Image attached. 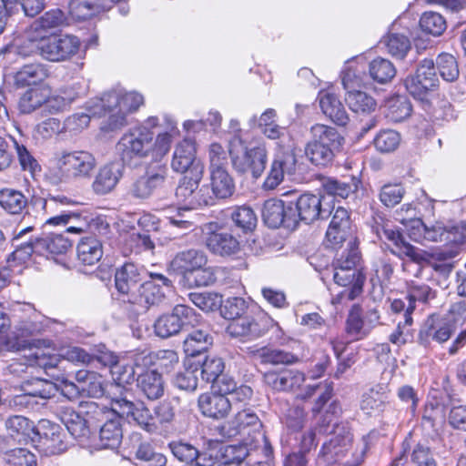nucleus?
<instances>
[{"label": "nucleus", "mask_w": 466, "mask_h": 466, "mask_svg": "<svg viewBox=\"0 0 466 466\" xmlns=\"http://www.w3.org/2000/svg\"><path fill=\"white\" fill-rule=\"evenodd\" d=\"M169 270L180 275L187 288L206 287L216 281L214 269L208 266L206 253L198 248L177 252L169 263Z\"/></svg>", "instance_id": "f257e3e1"}, {"label": "nucleus", "mask_w": 466, "mask_h": 466, "mask_svg": "<svg viewBox=\"0 0 466 466\" xmlns=\"http://www.w3.org/2000/svg\"><path fill=\"white\" fill-rule=\"evenodd\" d=\"M144 103L142 95L137 92L110 91L97 98L99 108L108 116L101 124V130L112 132L127 125V116L137 111Z\"/></svg>", "instance_id": "f03ea898"}, {"label": "nucleus", "mask_w": 466, "mask_h": 466, "mask_svg": "<svg viewBox=\"0 0 466 466\" xmlns=\"http://www.w3.org/2000/svg\"><path fill=\"white\" fill-rule=\"evenodd\" d=\"M228 153L232 167L238 174L250 175L255 179L263 174L268 162V152L263 144L248 147L242 138L235 136L229 143Z\"/></svg>", "instance_id": "7ed1b4c3"}, {"label": "nucleus", "mask_w": 466, "mask_h": 466, "mask_svg": "<svg viewBox=\"0 0 466 466\" xmlns=\"http://www.w3.org/2000/svg\"><path fill=\"white\" fill-rule=\"evenodd\" d=\"M360 261L358 248H343L333 262V279L339 286L348 288L341 294L355 299L363 289L365 276L356 268Z\"/></svg>", "instance_id": "20e7f679"}, {"label": "nucleus", "mask_w": 466, "mask_h": 466, "mask_svg": "<svg viewBox=\"0 0 466 466\" xmlns=\"http://www.w3.org/2000/svg\"><path fill=\"white\" fill-rule=\"evenodd\" d=\"M114 396L111 400V409L119 417L132 419L137 425L147 432H156L153 414L142 401H134L132 391L120 385L112 387Z\"/></svg>", "instance_id": "39448f33"}, {"label": "nucleus", "mask_w": 466, "mask_h": 466, "mask_svg": "<svg viewBox=\"0 0 466 466\" xmlns=\"http://www.w3.org/2000/svg\"><path fill=\"white\" fill-rule=\"evenodd\" d=\"M154 133L146 127L131 128L125 133L116 144L121 160L131 163L134 159L151 157Z\"/></svg>", "instance_id": "423d86ee"}, {"label": "nucleus", "mask_w": 466, "mask_h": 466, "mask_svg": "<svg viewBox=\"0 0 466 466\" xmlns=\"http://www.w3.org/2000/svg\"><path fill=\"white\" fill-rule=\"evenodd\" d=\"M97 165L96 157L87 150L62 151L56 156V167L69 180L89 178Z\"/></svg>", "instance_id": "0eeeda50"}, {"label": "nucleus", "mask_w": 466, "mask_h": 466, "mask_svg": "<svg viewBox=\"0 0 466 466\" xmlns=\"http://www.w3.org/2000/svg\"><path fill=\"white\" fill-rule=\"evenodd\" d=\"M329 215L331 221L326 232L329 247L335 250L358 248L348 209L339 206L329 210Z\"/></svg>", "instance_id": "6e6552de"}, {"label": "nucleus", "mask_w": 466, "mask_h": 466, "mask_svg": "<svg viewBox=\"0 0 466 466\" xmlns=\"http://www.w3.org/2000/svg\"><path fill=\"white\" fill-rule=\"evenodd\" d=\"M39 55L50 62H62L75 56L80 47V41L70 35H50L35 43Z\"/></svg>", "instance_id": "1a4fd4ad"}, {"label": "nucleus", "mask_w": 466, "mask_h": 466, "mask_svg": "<svg viewBox=\"0 0 466 466\" xmlns=\"http://www.w3.org/2000/svg\"><path fill=\"white\" fill-rule=\"evenodd\" d=\"M195 177H182L176 188V198L189 208L213 205L215 197L208 185L199 187L203 174L195 171Z\"/></svg>", "instance_id": "9d476101"}, {"label": "nucleus", "mask_w": 466, "mask_h": 466, "mask_svg": "<svg viewBox=\"0 0 466 466\" xmlns=\"http://www.w3.org/2000/svg\"><path fill=\"white\" fill-rule=\"evenodd\" d=\"M199 321L196 311L186 305H177L171 314L160 316L154 324L157 337L167 339L177 334L183 329L194 327Z\"/></svg>", "instance_id": "9b49d317"}, {"label": "nucleus", "mask_w": 466, "mask_h": 466, "mask_svg": "<svg viewBox=\"0 0 466 466\" xmlns=\"http://www.w3.org/2000/svg\"><path fill=\"white\" fill-rule=\"evenodd\" d=\"M372 230L380 239L393 243L399 249L400 256H406L417 263L426 261L427 253L406 242L391 221L382 217L375 218Z\"/></svg>", "instance_id": "f8f14e48"}, {"label": "nucleus", "mask_w": 466, "mask_h": 466, "mask_svg": "<svg viewBox=\"0 0 466 466\" xmlns=\"http://www.w3.org/2000/svg\"><path fill=\"white\" fill-rule=\"evenodd\" d=\"M151 280L145 281L138 289L137 294H131L129 301L137 304L142 310L161 303L166 290H170L172 281L160 273H150Z\"/></svg>", "instance_id": "ddd939ff"}, {"label": "nucleus", "mask_w": 466, "mask_h": 466, "mask_svg": "<svg viewBox=\"0 0 466 466\" xmlns=\"http://www.w3.org/2000/svg\"><path fill=\"white\" fill-rule=\"evenodd\" d=\"M271 326L272 319L267 316L245 315L230 321L227 327V332L242 341H250L264 336Z\"/></svg>", "instance_id": "4468645a"}, {"label": "nucleus", "mask_w": 466, "mask_h": 466, "mask_svg": "<svg viewBox=\"0 0 466 466\" xmlns=\"http://www.w3.org/2000/svg\"><path fill=\"white\" fill-rule=\"evenodd\" d=\"M195 142L184 139L174 150L171 167L174 171L184 174L183 177H195V171L204 174V165L196 156Z\"/></svg>", "instance_id": "2eb2a0df"}, {"label": "nucleus", "mask_w": 466, "mask_h": 466, "mask_svg": "<svg viewBox=\"0 0 466 466\" xmlns=\"http://www.w3.org/2000/svg\"><path fill=\"white\" fill-rule=\"evenodd\" d=\"M262 218L269 228H278L283 226L289 229L296 228V216L292 209V202L270 198L265 201Z\"/></svg>", "instance_id": "dca6fc26"}, {"label": "nucleus", "mask_w": 466, "mask_h": 466, "mask_svg": "<svg viewBox=\"0 0 466 466\" xmlns=\"http://www.w3.org/2000/svg\"><path fill=\"white\" fill-rule=\"evenodd\" d=\"M434 62L432 59H424L419 65L414 76L405 80L407 90L415 97L421 98L429 90L437 86Z\"/></svg>", "instance_id": "f3484780"}, {"label": "nucleus", "mask_w": 466, "mask_h": 466, "mask_svg": "<svg viewBox=\"0 0 466 466\" xmlns=\"http://www.w3.org/2000/svg\"><path fill=\"white\" fill-rule=\"evenodd\" d=\"M292 209L296 216V227L299 222L312 223L319 218L329 217V209L324 208L323 198L314 194H303L295 203Z\"/></svg>", "instance_id": "a211bd4d"}, {"label": "nucleus", "mask_w": 466, "mask_h": 466, "mask_svg": "<svg viewBox=\"0 0 466 466\" xmlns=\"http://www.w3.org/2000/svg\"><path fill=\"white\" fill-rule=\"evenodd\" d=\"M328 433L333 437L328 443H324L321 449V455L327 461H331L335 456H338L351 446L353 436L350 427L346 423H336Z\"/></svg>", "instance_id": "6ab92c4d"}, {"label": "nucleus", "mask_w": 466, "mask_h": 466, "mask_svg": "<svg viewBox=\"0 0 466 466\" xmlns=\"http://www.w3.org/2000/svg\"><path fill=\"white\" fill-rule=\"evenodd\" d=\"M123 176V165L119 162H111L102 166L94 177L91 187L98 196H104L118 184Z\"/></svg>", "instance_id": "aec40b11"}, {"label": "nucleus", "mask_w": 466, "mask_h": 466, "mask_svg": "<svg viewBox=\"0 0 466 466\" xmlns=\"http://www.w3.org/2000/svg\"><path fill=\"white\" fill-rule=\"evenodd\" d=\"M56 416L75 439L84 441L89 438L90 429L87 420L72 407L60 406L56 410Z\"/></svg>", "instance_id": "412c9836"}, {"label": "nucleus", "mask_w": 466, "mask_h": 466, "mask_svg": "<svg viewBox=\"0 0 466 466\" xmlns=\"http://www.w3.org/2000/svg\"><path fill=\"white\" fill-rule=\"evenodd\" d=\"M296 157L290 153L278 155L271 163L269 172L263 183L266 190L275 189L284 178V174H292L296 169Z\"/></svg>", "instance_id": "4be33fe9"}, {"label": "nucleus", "mask_w": 466, "mask_h": 466, "mask_svg": "<svg viewBox=\"0 0 466 466\" xmlns=\"http://www.w3.org/2000/svg\"><path fill=\"white\" fill-rule=\"evenodd\" d=\"M167 174L166 167H159L157 172H147L132 183L129 189L130 195L137 199L149 198L156 188L164 184Z\"/></svg>", "instance_id": "5701e85b"}, {"label": "nucleus", "mask_w": 466, "mask_h": 466, "mask_svg": "<svg viewBox=\"0 0 466 466\" xmlns=\"http://www.w3.org/2000/svg\"><path fill=\"white\" fill-rule=\"evenodd\" d=\"M319 106L322 113L339 126H346L350 120L349 115L339 97L331 92L319 94Z\"/></svg>", "instance_id": "b1692460"}, {"label": "nucleus", "mask_w": 466, "mask_h": 466, "mask_svg": "<svg viewBox=\"0 0 466 466\" xmlns=\"http://www.w3.org/2000/svg\"><path fill=\"white\" fill-rule=\"evenodd\" d=\"M206 246L210 252L221 257L237 254L240 250L238 240L228 232H211L206 238Z\"/></svg>", "instance_id": "393cba45"}, {"label": "nucleus", "mask_w": 466, "mask_h": 466, "mask_svg": "<svg viewBox=\"0 0 466 466\" xmlns=\"http://www.w3.org/2000/svg\"><path fill=\"white\" fill-rule=\"evenodd\" d=\"M198 407L201 412L213 419H222L230 410V403L227 396L218 393H206L198 398Z\"/></svg>", "instance_id": "a878e982"}, {"label": "nucleus", "mask_w": 466, "mask_h": 466, "mask_svg": "<svg viewBox=\"0 0 466 466\" xmlns=\"http://www.w3.org/2000/svg\"><path fill=\"white\" fill-rule=\"evenodd\" d=\"M49 76L46 65L41 63L27 64L23 66L15 75V83L17 86H41Z\"/></svg>", "instance_id": "bb28decb"}, {"label": "nucleus", "mask_w": 466, "mask_h": 466, "mask_svg": "<svg viewBox=\"0 0 466 466\" xmlns=\"http://www.w3.org/2000/svg\"><path fill=\"white\" fill-rule=\"evenodd\" d=\"M137 387L150 400H156L164 395L165 382L157 370H146L137 377Z\"/></svg>", "instance_id": "cd10ccee"}, {"label": "nucleus", "mask_w": 466, "mask_h": 466, "mask_svg": "<svg viewBox=\"0 0 466 466\" xmlns=\"http://www.w3.org/2000/svg\"><path fill=\"white\" fill-rule=\"evenodd\" d=\"M249 353L263 364L291 365L299 361V357L292 352L278 348L262 347L255 350L249 349Z\"/></svg>", "instance_id": "c85d7f7f"}, {"label": "nucleus", "mask_w": 466, "mask_h": 466, "mask_svg": "<svg viewBox=\"0 0 466 466\" xmlns=\"http://www.w3.org/2000/svg\"><path fill=\"white\" fill-rule=\"evenodd\" d=\"M48 93L49 87L47 86L29 87L19 98V111L22 114H31L43 107L45 101L48 98Z\"/></svg>", "instance_id": "c756f323"}, {"label": "nucleus", "mask_w": 466, "mask_h": 466, "mask_svg": "<svg viewBox=\"0 0 466 466\" xmlns=\"http://www.w3.org/2000/svg\"><path fill=\"white\" fill-rule=\"evenodd\" d=\"M141 280V269L134 263H125L115 274L116 289L122 294H129Z\"/></svg>", "instance_id": "7c9ffc66"}, {"label": "nucleus", "mask_w": 466, "mask_h": 466, "mask_svg": "<svg viewBox=\"0 0 466 466\" xmlns=\"http://www.w3.org/2000/svg\"><path fill=\"white\" fill-rule=\"evenodd\" d=\"M123 439V430L119 417L107 420L100 428L99 448L116 449Z\"/></svg>", "instance_id": "2f4dec72"}, {"label": "nucleus", "mask_w": 466, "mask_h": 466, "mask_svg": "<svg viewBox=\"0 0 466 466\" xmlns=\"http://www.w3.org/2000/svg\"><path fill=\"white\" fill-rule=\"evenodd\" d=\"M38 240L39 244L36 246L38 254L46 258L66 254L72 246L70 240L61 234L38 237Z\"/></svg>", "instance_id": "473e14b6"}, {"label": "nucleus", "mask_w": 466, "mask_h": 466, "mask_svg": "<svg viewBox=\"0 0 466 466\" xmlns=\"http://www.w3.org/2000/svg\"><path fill=\"white\" fill-rule=\"evenodd\" d=\"M388 400L387 387L378 384L362 395L360 409L366 414H372L383 410Z\"/></svg>", "instance_id": "72a5a7b5"}, {"label": "nucleus", "mask_w": 466, "mask_h": 466, "mask_svg": "<svg viewBox=\"0 0 466 466\" xmlns=\"http://www.w3.org/2000/svg\"><path fill=\"white\" fill-rule=\"evenodd\" d=\"M385 116L392 122H401L412 112V106L406 96L395 95L386 99Z\"/></svg>", "instance_id": "f704fd0d"}, {"label": "nucleus", "mask_w": 466, "mask_h": 466, "mask_svg": "<svg viewBox=\"0 0 466 466\" xmlns=\"http://www.w3.org/2000/svg\"><path fill=\"white\" fill-rule=\"evenodd\" d=\"M311 139L329 147L331 150L339 152L344 138L338 130L330 126L315 124L310 127Z\"/></svg>", "instance_id": "c9c22d12"}, {"label": "nucleus", "mask_w": 466, "mask_h": 466, "mask_svg": "<svg viewBox=\"0 0 466 466\" xmlns=\"http://www.w3.org/2000/svg\"><path fill=\"white\" fill-rule=\"evenodd\" d=\"M454 330V327L449 322L435 321L434 319H429L420 329L419 338L422 342H426L424 338H431L438 343H444L450 339Z\"/></svg>", "instance_id": "e433bc0d"}, {"label": "nucleus", "mask_w": 466, "mask_h": 466, "mask_svg": "<svg viewBox=\"0 0 466 466\" xmlns=\"http://www.w3.org/2000/svg\"><path fill=\"white\" fill-rule=\"evenodd\" d=\"M211 192L215 198H226L235 190V183L227 168L210 170Z\"/></svg>", "instance_id": "4c0bfd02"}, {"label": "nucleus", "mask_w": 466, "mask_h": 466, "mask_svg": "<svg viewBox=\"0 0 466 466\" xmlns=\"http://www.w3.org/2000/svg\"><path fill=\"white\" fill-rule=\"evenodd\" d=\"M340 410L338 403L332 402L329 407L327 414L319 419L317 426L310 430L308 433L303 435L300 442V451L303 452H308L311 450L312 447L317 445L316 442V434H328L329 428H330L331 420L329 419V413L332 412V414H337Z\"/></svg>", "instance_id": "58836bf2"}, {"label": "nucleus", "mask_w": 466, "mask_h": 466, "mask_svg": "<svg viewBox=\"0 0 466 466\" xmlns=\"http://www.w3.org/2000/svg\"><path fill=\"white\" fill-rule=\"evenodd\" d=\"M76 252L78 260L87 266L97 263L103 255L102 245L94 237L82 238L77 245Z\"/></svg>", "instance_id": "ea45409f"}, {"label": "nucleus", "mask_w": 466, "mask_h": 466, "mask_svg": "<svg viewBox=\"0 0 466 466\" xmlns=\"http://www.w3.org/2000/svg\"><path fill=\"white\" fill-rule=\"evenodd\" d=\"M278 114L275 109H266L258 119V127L268 139H282L286 136L287 129L277 123Z\"/></svg>", "instance_id": "a19ab883"}, {"label": "nucleus", "mask_w": 466, "mask_h": 466, "mask_svg": "<svg viewBox=\"0 0 466 466\" xmlns=\"http://www.w3.org/2000/svg\"><path fill=\"white\" fill-rule=\"evenodd\" d=\"M96 105L97 98L87 102V113H76L67 117L65 123L66 128L69 131H80L87 127L92 116H106L104 108H99Z\"/></svg>", "instance_id": "79ce46f5"}, {"label": "nucleus", "mask_w": 466, "mask_h": 466, "mask_svg": "<svg viewBox=\"0 0 466 466\" xmlns=\"http://www.w3.org/2000/svg\"><path fill=\"white\" fill-rule=\"evenodd\" d=\"M138 224L147 228L143 232H132L129 235L130 241L138 248L144 250L154 249L155 244L148 233L152 230H157V223L156 222L155 218L150 215H145L140 218Z\"/></svg>", "instance_id": "37998d69"}, {"label": "nucleus", "mask_w": 466, "mask_h": 466, "mask_svg": "<svg viewBox=\"0 0 466 466\" xmlns=\"http://www.w3.org/2000/svg\"><path fill=\"white\" fill-rule=\"evenodd\" d=\"M404 208L406 212H410L411 216L415 215L412 207L410 205H406L403 206L400 210L397 211V219L406 226L408 235L411 240L418 243H423L425 241L427 225L420 218H404L402 216Z\"/></svg>", "instance_id": "c03bdc74"}, {"label": "nucleus", "mask_w": 466, "mask_h": 466, "mask_svg": "<svg viewBox=\"0 0 466 466\" xmlns=\"http://www.w3.org/2000/svg\"><path fill=\"white\" fill-rule=\"evenodd\" d=\"M69 8L72 16L77 20H86L107 11L100 0H72Z\"/></svg>", "instance_id": "a18cd8bd"}, {"label": "nucleus", "mask_w": 466, "mask_h": 466, "mask_svg": "<svg viewBox=\"0 0 466 466\" xmlns=\"http://www.w3.org/2000/svg\"><path fill=\"white\" fill-rule=\"evenodd\" d=\"M212 344V337L207 330L195 329L184 340V351L187 356L195 357L206 351Z\"/></svg>", "instance_id": "49530a36"}, {"label": "nucleus", "mask_w": 466, "mask_h": 466, "mask_svg": "<svg viewBox=\"0 0 466 466\" xmlns=\"http://www.w3.org/2000/svg\"><path fill=\"white\" fill-rule=\"evenodd\" d=\"M345 101L350 109L357 114H370L377 107L375 99L361 90L346 93Z\"/></svg>", "instance_id": "de8ad7c7"}, {"label": "nucleus", "mask_w": 466, "mask_h": 466, "mask_svg": "<svg viewBox=\"0 0 466 466\" xmlns=\"http://www.w3.org/2000/svg\"><path fill=\"white\" fill-rule=\"evenodd\" d=\"M27 198L15 189L4 188L0 190V206L10 214H19L26 207Z\"/></svg>", "instance_id": "09e8293b"}, {"label": "nucleus", "mask_w": 466, "mask_h": 466, "mask_svg": "<svg viewBox=\"0 0 466 466\" xmlns=\"http://www.w3.org/2000/svg\"><path fill=\"white\" fill-rule=\"evenodd\" d=\"M336 153L329 147L313 139L309 140L305 147L306 157L316 166H327L333 160Z\"/></svg>", "instance_id": "8fccbe9b"}, {"label": "nucleus", "mask_w": 466, "mask_h": 466, "mask_svg": "<svg viewBox=\"0 0 466 466\" xmlns=\"http://www.w3.org/2000/svg\"><path fill=\"white\" fill-rule=\"evenodd\" d=\"M369 73L374 81L386 84L395 76L396 68L390 60L377 57L370 63Z\"/></svg>", "instance_id": "3c124183"}, {"label": "nucleus", "mask_w": 466, "mask_h": 466, "mask_svg": "<svg viewBox=\"0 0 466 466\" xmlns=\"http://www.w3.org/2000/svg\"><path fill=\"white\" fill-rule=\"evenodd\" d=\"M341 82L346 93L360 90L366 85L363 68L357 65H347L341 73Z\"/></svg>", "instance_id": "603ef678"}, {"label": "nucleus", "mask_w": 466, "mask_h": 466, "mask_svg": "<svg viewBox=\"0 0 466 466\" xmlns=\"http://www.w3.org/2000/svg\"><path fill=\"white\" fill-rule=\"evenodd\" d=\"M5 428L13 437L21 436L24 440L35 434L34 422L20 415H14L5 420Z\"/></svg>", "instance_id": "864d4df0"}, {"label": "nucleus", "mask_w": 466, "mask_h": 466, "mask_svg": "<svg viewBox=\"0 0 466 466\" xmlns=\"http://www.w3.org/2000/svg\"><path fill=\"white\" fill-rule=\"evenodd\" d=\"M190 301L203 311H215L221 308L222 296L217 292H193L189 294Z\"/></svg>", "instance_id": "5fc2aeb1"}, {"label": "nucleus", "mask_w": 466, "mask_h": 466, "mask_svg": "<svg viewBox=\"0 0 466 466\" xmlns=\"http://www.w3.org/2000/svg\"><path fill=\"white\" fill-rule=\"evenodd\" d=\"M200 375L203 381L214 383L224 370V362L216 356H208L200 366Z\"/></svg>", "instance_id": "6e6d98bb"}, {"label": "nucleus", "mask_w": 466, "mask_h": 466, "mask_svg": "<svg viewBox=\"0 0 466 466\" xmlns=\"http://www.w3.org/2000/svg\"><path fill=\"white\" fill-rule=\"evenodd\" d=\"M458 251L456 250L436 252L432 255L434 260L431 261L430 265L435 272L444 278H448L455 266V262L451 259L456 257Z\"/></svg>", "instance_id": "4d7b16f0"}, {"label": "nucleus", "mask_w": 466, "mask_h": 466, "mask_svg": "<svg viewBox=\"0 0 466 466\" xmlns=\"http://www.w3.org/2000/svg\"><path fill=\"white\" fill-rule=\"evenodd\" d=\"M436 296L435 291L426 284H415L413 283L409 289V295L407 297L408 305L407 312L412 313L415 309V301L427 302L430 299H434Z\"/></svg>", "instance_id": "13d9d810"}, {"label": "nucleus", "mask_w": 466, "mask_h": 466, "mask_svg": "<svg viewBox=\"0 0 466 466\" xmlns=\"http://www.w3.org/2000/svg\"><path fill=\"white\" fill-rule=\"evenodd\" d=\"M437 68L441 76L448 82L456 80L460 71L455 57L447 53L441 54L436 60Z\"/></svg>", "instance_id": "bf43d9fd"}, {"label": "nucleus", "mask_w": 466, "mask_h": 466, "mask_svg": "<svg viewBox=\"0 0 466 466\" xmlns=\"http://www.w3.org/2000/svg\"><path fill=\"white\" fill-rule=\"evenodd\" d=\"M420 26L422 31L437 36L446 29V21L439 13L425 12L420 19Z\"/></svg>", "instance_id": "052dcab7"}, {"label": "nucleus", "mask_w": 466, "mask_h": 466, "mask_svg": "<svg viewBox=\"0 0 466 466\" xmlns=\"http://www.w3.org/2000/svg\"><path fill=\"white\" fill-rule=\"evenodd\" d=\"M24 357L29 366H36L45 370L56 368L60 362L57 356L50 355L41 349L30 350L29 353Z\"/></svg>", "instance_id": "680f3d73"}, {"label": "nucleus", "mask_w": 466, "mask_h": 466, "mask_svg": "<svg viewBox=\"0 0 466 466\" xmlns=\"http://www.w3.org/2000/svg\"><path fill=\"white\" fill-rule=\"evenodd\" d=\"M39 383L43 385V389L34 390L29 393L15 396L12 400L13 405L19 409H26L33 405L34 397H40L42 399L50 398L53 394V385L49 382L43 383L42 381H39Z\"/></svg>", "instance_id": "e2e57ef3"}, {"label": "nucleus", "mask_w": 466, "mask_h": 466, "mask_svg": "<svg viewBox=\"0 0 466 466\" xmlns=\"http://www.w3.org/2000/svg\"><path fill=\"white\" fill-rule=\"evenodd\" d=\"M221 314L225 319L233 321L248 313V306L247 301L238 297L228 298L221 306Z\"/></svg>", "instance_id": "0e129e2a"}, {"label": "nucleus", "mask_w": 466, "mask_h": 466, "mask_svg": "<svg viewBox=\"0 0 466 466\" xmlns=\"http://www.w3.org/2000/svg\"><path fill=\"white\" fill-rule=\"evenodd\" d=\"M65 434L60 431L59 427L54 425L49 431L44 433V445L50 454H57L66 450V443L64 441Z\"/></svg>", "instance_id": "69168bd1"}, {"label": "nucleus", "mask_w": 466, "mask_h": 466, "mask_svg": "<svg viewBox=\"0 0 466 466\" xmlns=\"http://www.w3.org/2000/svg\"><path fill=\"white\" fill-rule=\"evenodd\" d=\"M231 218L238 228L245 231L252 230L257 225V216L253 209L247 206L236 208L231 213Z\"/></svg>", "instance_id": "338daca9"}, {"label": "nucleus", "mask_w": 466, "mask_h": 466, "mask_svg": "<svg viewBox=\"0 0 466 466\" xmlns=\"http://www.w3.org/2000/svg\"><path fill=\"white\" fill-rule=\"evenodd\" d=\"M346 329L350 335L357 339L367 336L370 331V329L364 328V321L361 319V309L357 305L352 307L349 314Z\"/></svg>", "instance_id": "774afa93"}]
</instances>
